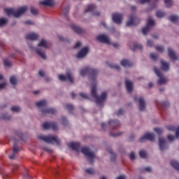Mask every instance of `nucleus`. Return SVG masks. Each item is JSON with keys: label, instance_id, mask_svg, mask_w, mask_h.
<instances>
[{"label": "nucleus", "instance_id": "obj_1", "mask_svg": "<svg viewBox=\"0 0 179 179\" xmlns=\"http://www.w3.org/2000/svg\"><path fill=\"white\" fill-rule=\"evenodd\" d=\"M80 75H81V76L89 75L92 85L91 96L93 99H95L97 106H103V103H104L107 99V92H102L101 96L97 95V82H96V78H97V75H99V71L90 67H86L80 70Z\"/></svg>", "mask_w": 179, "mask_h": 179}, {"label": "nucleus", "instance_id": "obj_2", "mask_svg": "<svg viewBox=\"0 0 179 179\" xmlns=\"http://www.w3.org/2000/svg\"><path fill=\"white\" fill-rule=\"evenodd\" d=\"M4 10L8 16L20 17L21 15H23V13H25V12L27 11V6L21 7L17 10L14 8H5Z\"/></svg>", "mask_w": 179, "mask_h": 179}, {"label": "nucleus", "instance_id": "obj_3", "mask_svg": "<svg viewBox=\"0 0 179 179\" xmlns=\"http://www.w3.org/2000/svg\"><path fill=\"white\" fill-rule=\"evenodd\" d=\"M38 139L43 141L45 143H56V145H60L61 140L58 138L56 136L49 135V136H38Z\"/></svg>", "mask_w": 179, "mask_h": 179}, {"label": "nucleus", "instance_id": "obj_4", "mask_svg": "<svg viewBox=\"0 0 179 179\" xmlns=\"http://www.w3.org/2000/svg\"><path fill=\"white\" fill-rule=\"evenodd\" d=\"M81 152L88 157V161L90 163V164H93L94 162V157H96V155H94V152H90V150L87 148V147H83L81 148Z\"/></svg>", "mask_w": 179, "mask_h": 179}, {"label": "nucleus", "instance_id": "obj_5", "mask_svg": "<svg viewBox=\"0 0 179 179\" xmlns=\"http://www.w3.org/2000/svg\"><path fill=\"white\" fill-rule=\"evenodd\" d=\"M154 71L155 72L157 76L159 78L157 81L158 85H164V83H167V78L163 77V73L160 72V70L157 69V67L154 68Z\"/></svg>", "mask_w": 179, "mask_h": 179}, {"label": "nucleus", "instance_id": "obj_6", "mask_svg": "<svg viewBox=\"0 0 179 179\" xmlns=\"http://www.w3.org/2000/svg\"><path fill=\"white\" fill-rule=\"evenodd\" d=\"M139 23H141V20L136 17L135 15H131L129 20L127 22V26H137V24H139Z\"/></svg>", "mask_w": 179, "mask_h": 179}, {"label": "nucleus", "instance_id": "obj_7", "mask_svg": "<svg viewBox=\"0 0 179 179\" xmlns=\"http://www.w3.org/2000/svg\"><path fill=\"white\" fill-rule=\"evenodd\" d=\"M152 26H155V21L152 20V17H150L148 20L147 25L142 29L143 34H148V32L150 30V27H152Z\"/></svg>", "mask_w": 179, "mask_h": 179}, {"label": "nucleus", "instance_id": "obj_8", "mask_svg": "<svg viewBox=\"0 0 179 179\" xmlns=\"http://www.w3.org/2000/svg\"><path fill=\"white\" fill-rule=\"evenodd\" d=\"M43 129H52V131H57L58 129V124L56 122H45L43 124Z\"/></svg>", "mask_w": 179, "mask_h": 179}, {"label": "nucleus", "instance_id": "obj_9", "mask_svg": "<svg viewBox=\"0 0 179 179\" xmlns=\"http://www.w3.org/2000/svg\"><path fill=\"white\" fill-rule=\"evenodd\" d=\"M134 101H138L140 111H145V108H146V102L143 97L138 99V96H134Z\"/></svg>", "mask_w": 179, "mask_h": 179}, {"label": "nucleus", "instance_id": "obj_10", "mask_svg": "<svg viewBox=\"0 0 179 179\" xmlns=\"http://www.w3.org/2000/svg\"><path fill=\"white\" fill-rule=\"evenodd\" d=\"M123 15L121 13H115L112 15V19L116 24H121L122 22Z\"/></svg>", "mask_w": 179, "mask_h": 179}, {"label": "nucleus", "instance_id": "obj_11", "mask_svg": "<svg viewBox=\"0 0 179 179\" xmlns=\"http://www.w3.org/2000/svg\"><path fill=\"white\" fill-rule=\"evenodd\" d=\"M150 141L151 142H153L155 141V134L153 133H148L145 134L144 136L140 138V142H144L145 141Z\"/></svg>", "mask_w": 179, "mask_h": 179}, {"label": "nucleus", "instance_id": "obj_12", "mask_svg": "<svg viewBox=\"0 0 179 179\" xmlns=\"http://www.w3.org/2000/svg\"><path fill=\"white\" fill-rule=\"evenodd\" d=\"M59 80H69L71 83H73V77H72V74L71 72H67L66 75H59Z\"/></svg>", "mask_w": 179, "mask_h": 179}, {"label": "nucleus", "instance_id": "obj_13", "mask_svg": "<svg viewBox=\"0 0 179 179\" xmlns=\"http://www.w3.org/2000/svg\"><path fill=\"white\" fill-rule=\"evenodd\" d=\"M148 2H150V0H140L139 3H141V5H143V3H146ZM164 3L166 6V8H171L173 6V0H164Z\"/></svg>", "mask_w": 179, "mask_h": 179}, {"label": "nucleus", "instance_id": "obj_14", "mask_svg": "<svg viewBox=\"0 0 179 179\" xmlns=\"http://www.w3.org/2000/svg\"><path fill=\"white\" fill-rule=\"evenodd\" d=\"M96 39L100 43H103L104 44H110V39L106 35H99Z\"/></svg>", "mask_w": 179, "mask_h": 179}, {"label": "nucleus", "instance_id": "obj_15", "mask_svg": "<svg viewBox=\"0 0 179 179\" xmlns=\"http://www.w3.org/2000/svg\"><path fill=\"white\" fill-rule=\"evenodd\" d=\"M69 148H71L73 150L76 152H79L80 149V143H70L68 145Z\"/></svg>", "mask_w": 179, "mask_h": 179}, {"label": "nucleus", "instance_id": "obj_16", "mask_svg": "<svg viewBox=\"0 0 179 179\" xmlns=\"http://www.w3.org/2000/svg\"><path fill=\"white\" fill-rule=\"evenodd\" d=\"M159 146L161 152H163L166 149V138L163 137L159 138Z\"/></svg>", "mask_w": 179, "mask_h": 179}, {"label": "nucleus", "instance_id": "obj_17", "mask_svg": "<svg viewBox=\"0 0 179 179\" xmlns=\"http://www.w3.org/2000/svg\"><path fill=\"white\" fill-rule=\"evenodd\" d=\"M126 89L129 93H131L134 90V84L129 80H125Z\"/></svg>", "mask_w": 179, "mask_h": 179}, {"label": "nucleus", "instance_id": "obj_18", "mask_svg": "<svg viewBox=\"0 0 179 179\" xmlns=\"http://www.w3.org/2000/svg\"><path fill=\"white\" fill-rule=\"evenodd\" d=\"M109 125L112 129H116V128H120V121L117 120H113L109 121Z\"/></svg>", "mask_w": 179, "mask_h": 179}, {"label": "nucleus", "instance_id": "obj_19", "mask_svg": "<svg viewBox=\"0 0 179 179\" xmlns=\"http://www.w3.org/2000/svg\"><path fill=\"white\" fill-rule=\"evenodd\" d=\"M87 52H89V49L87 48L81 49L77 55V58H83V57H86V54H87Z\"/></svg>", "mask_w": 179, "mask_h": 179}, {"label": "nucleus", "instance_id": "obj_20", "mask_svg": "<svg viewBox=\"0 0 179 179\" xmlns=\"http://www.w3.org/2000/svg\"><path fill=\"white\" fill-rule=\"evenodd\" d=\"M120 64L124 68H131L134 65V63L128 59H122Z\"/></svg>", "mask_w": 179, "mask_h": 179}, {"label": "nucleus", "instance_id": "obj_21", "mask_svg": "<svg viewBox=\"0 0 179 179\" xmlns=\"http://www.w3.org/2000/svg\"><path fill=\"white\" fill-rule=\"evenodd\" d=\"M42 114H55L57 113V110L55 108H49L46 109L41 110Z\"/></svg>", "mask_w": 179, "mask_h": 179}, {"label": "nucleus", "instance_id": "obj_22", "mask_svg": "<svg viewBox=\"0 0 179 179\" xmlns=\"http://www.w3.org/2000/svg\"><path fill=\"white\" fill-rule=\"evenodd\" d=\"M37 38H38V34H37L31 33V34H27L26 36L27 40L35 41V40H37Z\"/></svg>", "mask_w": 179, "mask_h": 179}, {"label": "nucleus", "instance_id": "obj_23", "mask_svg": "<svg viewBox=\"0 0 179 179\" xmlns=\"http://www.w3.org/2000/svg\"><path fill=\"white\" fill-rule=\"evenodd\" d=\"M71 28L77 34H83V33H85V30L75 24L71 25Z\"/></svg>", "mask_w": 179, "mask_h": 179}, {"label": "nucleus", "instance_id": "obj_24", "mask_svg": "<svg viewBox=\"0 0 179 179\" xmlns=\"http://www.w3.org/2000/svg\"><path fill=\"white\" fill-rule=\"evenodd\" d=\"M168 52L169 57L173 59V61L177 60V56L176 55V52H173L171 48H168Z\"/></svg>", "mask_w": 179, "mask_h": 179}, {"label": "nucleus", "instance_id": "obj_25", "mask_svg": "<svg viewBox=\"0 0 179 179\" xmlns=\"http://www.w3.org/2000/svg\"><path fill=\"white\" fill-rule=\"evenodd\" d=\"M41 5H44V6H54V1L52 0H45L40 2Z\"/></svg>", "mask_w": 179, "mask_h": 179}, {"label": "nucleus", "instance_id": "obj_26", "mask_svg": "<svg viewBox=\"0 0 179 179\" xmlns=\"http://www.w3.org/2000/svg\"><path fill=\"white\" fill-rule=\"evenodd\" d=\"M161 64H162L161 68H162V71L167 72V71H169L170 69V66L169 65V63L162 60L161 62Z\"/></svg>", "mask_w": 179, "mask_h": 179}, {"label": "nucleus", "instance_id": "obj_27", "mask_svg": "<svg viewBox=\"0 0 179 179\" xmlns=\"http://www.w3.org/2000/svg\"><path fill=\"white\" fill-rule=\"evenodd\" d=\"M170 164L171 166L175 169V170H177L178 171H179V162L176 161V160H171L170 162Z\"/></svg>", "mask_w": 179, "mask_h": 179}, {"label": "nucleus", "instance_id": "obj_28", "mask_svg": "<svg viewBox=\"0 0 179 179\" xmlns=\"http://www.w3.org/2000/svg\"><path fill=\"white\" fill-rule=\"evenodd\" d=\"M130 48L132 49V51H136V50H143L142 45L134 43L133 47L130 46Z\"/></svg>", "mask_w": 179, "mask_h": 179}, {"label": "nucleus", "instance_id": "obj_29", "mask_svg": "<svg viewBox=\"0 0 179 179\" xmlns=\"http://www.w3.org/2000/svg\"><path fill=\"white\" fill-rule=\"evenodd\" d=\"M36 53L38 54V55H40V57H41V58H43V59H46L47 56L45 55V53L44 52V51L43 50L37 49Z\"/></svg>", "mask_w": 179, "mask_h": 179}, {"label": "nucleus", "instance_id": "obj_30", "mask_svg": "<svg viewBox=\"0 0 179 179\" xmlns=\"http://www.w3.org/2000/svg\"><path fill=\"white\" fill-rule=\"evenodd\" d=\"M107 152H108V153H110V155H111V156H112V157L110 158V160L112 162L115 160V157H117V155H115V153H114V152H113V149H111L110 148H108Z\"/></svg>", "mask_w": 179, "mask_h": 179}, {"label": "nucleus", "instance_id": "obj_31", "mask_svg": "<svg viewBox=\"0 0 179 179\" xmlns=\"http://www.w3.org/2000/svg\"><path fill=\"white\" fill-rule=\"evenodd\" d=\"M38 47H43L44 48H48V43L47 41L42 39L38 43Z\"/></svg>", "mask_w": 179, "mask_h": 179}, {"label": "nucleus", "instance_id": "obj_32", "mask_svg": "<svg viewBox=\"0 0 179 179\" xmlns=\"http://www.w3.org/2000/svg\"><path fill=\"white\" fill-rule=\"evenodd\" d=\"M106 64L113 69H117V71H120V69H121V67L118 64H110L108 62H107Z\"/></svg>", "mask_w": 179, "mask_h": 179}, {"label": "nucleus", "instance_id": "obj_33", "mask_svg": "<svg viewBox=\"0 0 179 179\" xmlns=\"http://www.w3.org/2000/svg\"><path fill=\"white\" fill-rule=\"evenodd\" d=\"M94 9H96V6L91 4L87 6V9H85V13H87V12H93V10H94Z\"/></svg>", "mask_w": 179, "mask_h": 179}, {"label": "nucleus", "instance_id": "obj_34", "mask_svg": "<svg viewBox=\"0 0 179 179\" xmlns=\"http://www.w3.org/2000/svg\"><path fill=\"white\" fill-rule=\"evenodd\" d=\"M36 106L37 107H45V106H47V101L42 100V101H40L38 102H36Z\"/></svg>", "mask_w": 179, "mask_h": 179}, {"label": "nucleus", "instance_id": "obj_35", "mask_svg": "<svg viewBox=\"0 0 179 179\" xmlns=\"http://www.w3.org/2000/svg\"><path fill=\"white\" fill-rule=\"evenodd\" d=\"M17 143V141L14 139V145H13V152L14 153H17V152H20V148L16 145Z\"/></svg>", "mask_w": 179, "mask_h": 179}, {"label": "nucleus", "instance_id": "obj_36", "mask_svg": "<svg viewBox=\"0 0 179 179\" xmlns=\"http://www.w3.org/2000/svg\"><path fill=\"white\" fill-rule=\"evenodd\" d=\"M70 6H66L64 8H62V12L64 16H66L69 13Z\"/></svg>", "mask_w": 179, "mask_h": 179}, {"label": "nucleus", "instance_id": "obj_37", "mask_svg": "<svg viewBox=\"0 0 179 179\" xmlns=\"http://www.w3.org/2000/svg\"><path fill=\"white\" fill-rule=\"evenodd\" d=\"M169 20L172 22V23H177V20H178V16L177 15H171L169 17Z\"/></svg>", "mask_w": 179, "mask_h": 179}, {"label": "nucleus", "instance_id": "obj_38", "mask_svg": "<svg viewBox=\"0 0 179 179\" xmlns=\"http://www.w3.org/2000/svg\"><path fill=\"white\" fill-rule=\"evenodd\" d=\"M10 83L14 85H16V83H17V79L15 76H13L10 78Z\"/></svg>", "mask_w": 179, "mask_h": 179}, {"label": "nucleus", "instance_id": "obj_39", "mask_svg": "<svg viewBox=\"0 0 179 179\" xmlns=\"http://www.w3.org/2000/svg\"><path fill=\"white\" fill-rule=\"evenodd\" d=\"M139 155L141 157V159H146L148 156V152H146L145 150H141L139 152Z\"/></svg>", "mask_w": 179, "mask_h": 179}, {"label": "nucleus", "instance_id": "obj_40", "mask_svg": "<svg viewBox=\"0 0 179 179\" xmlns=\"http://www.w3.org/2000/svg\"><path fill=\"white\" fill-rule=\"evenodd\" d=\"M6 23H8V19L6 18L0 19V27H2V26H4V24H6Z\"/></svg>", "mask_w": 179, "mask_h": 179}, {"label": "nucleus", "instance_id": "obj_41", "mask_svg": "<svg viewBox=\"0 0 179 179\" xmlns=\"http://www.w3.org/2000/svg\"><path fill=\"white\" fill-rule=\"evenodd\" d=\"M165 15H166V13L160 10L157 11L156 13L157 17H164Z\"/></svg>", "mask_w": 179, "mask_h": 179}, {"label": "nucleus", "instance_id": "obj_42", "mask_svg": "<svg viewBox=\"0 0 179 179\" xmlns=\"http://www.w3.org/2000/svg\"><path fill=\"white\" fill-rule=\"evenodd\" d=\"M0 118H1V120H10L12 116L8 115V114H3L0 116Z\"/></svg>", "mask_w": 179, "mask_h": 179}, {"label": "nucleus", "instance_id": "obj_43", "mask_svg": "<svg viewBox=\"0 0 179 179\" xmlns=\"http://www.w3.org/2000/svg\"><path fill=\"white\" fill-rule=\"evenodd\" d=\"M3 62H4L5 66H8V68L12 66V62H10V61H9V59H4Z\"/></svg>", "mask_w": 179, "mask_h": 179}, {"label": "nucleus", "instance_id": "obj_44", "mask_svg": "<svg viewBox=\"0 0 179 179\" xmlns=\"http://www.w3.org/2000/svg\"><path fill=\"white\" fill-rule=\"evenodd\" d=\"M11 111H13V113H19V111H20V107H19V106H13L11 108Z\"/></svg>", "mask_w": 179, "mask_h": 179}, {"label": "nucleus", "instance_id": "obj_45", "mask_svg": "<svg viewBox=\"0 0 179 179\" xmlns=\"http://www.w3.org/2000/svg\"><path fill=\"white\" fill-rule=\"evenodd\" d=\"M86 173L88 174H94L96 173V171H94L93 169L90 168L85 170Z\"/></svg>", "mask_w": 179, "mask_h": 179}, {"label": "nucleus", "instance_id": "obj_46", "mask_svg": "<svg viewBox=\"0 0 179 179\" xmlns=\"http://www.w3.org/2000/svg\"><path fill=\"white\" fill-rule=\"evenodd\" d=\"M61 123L62 124V125H66L68 124V120L66 117H62Z\"/></svg>", "mask_w": 179, "mask_h": 179}, {"label": "nucleus", "instance_id": "obj_47", "mask_svg": "<svg viewBox=\"0 0 179 179\" xmlns=\"http://www.w3.org/2000/svg\"><path fill=\"white\" fill-rule=\"evenodd\" d=\"M66 108L69 110V111L71 113V111H73V106L71 104H67L66 105Z\"/></svg>", "mask_w": 179, "mask_h": 179}, {"label": "nucleus", "instance_id": "obj_48", "mask_svg": "<svg viewBox=\"0 0 179 179\" xmlns=\"http://www.w3.org/2000/svg\"><path fill=\"white\" fill-rule=\"evenodd\" d=\"M150 57L153 61H156L157 59V55H156L155 53H151L150 55Z\"/></svg>", "mask_w": 179, "mask_h": 179}, {"label": "nucleus", "instance_id": "obj_49", "mask_svg": "<svg viewBox=\"0 0 179 179\" xmlns=\"http://www.w3.org/2000/svg\"><path fill=\"white\" fill-rule=\"evenodd\" d=\"M170 106V103H169V101L162 102L161 103V106L162 108H166V107H169Z\"/></svg>", "mask_w": 179, "mask_h": 179}, {"label": "nucleus", "instance_id": "obj_50", "mask_svg": "<svg viewBox=\"0 0 179 179\" xmlns=\"http://www.w3.org/2000/svg\"><path fill=\"white\" fill-rule=\"evenodd\" d=\"M154 131L157 132V134H158L159 135H162V134H163V130L160 128H155L154 129Z\"/></svg>", "mask_w": 179, "mask_h": 179}, {"label": "nucleus", "instance_id": "obj_51", "mask_svg": "<svg viewBox=\"0 0 179 179\" xmlns=\"http://www.w3.org/2000/svg\"><path fill=\"white\" fill-rule=\"evenodd\" d=\"M31 13H32V15H37L38 13V10H37V8L32 7L31 8Z\"/></svg>", "mask_w": 179, "mask_h": 179}, {"label": "nucleus", "instance_id": "obj_52", "mask_svg": "<svg viewBox=\"0 0 179 179\" xmlns=\"http://www.w3.org/2000/svg\"><path fill=\"white\" fill-rule=\"evenodd\" d=\"M166 129H168V131H172L173 132L174 131H176V127H174L173 125H169L166 127Z\"/></svg>", "mask_w": 179, "mask_h": 179}, {"label": "nucleus", "instance_id": "obj_53", "mask_svg": "<svg viewBox=\"0 0 179 179\" xmlns=\"http://www.w3.org/2000/svg\"><path fill=\"white\" fill-rule=\"evenodd\" d=\"M169 141H170V142H173L174 141H176V136H173V135H169L167 136Z\"/></svg>", "mask_w": 179, "mask_h": 179}, {"label": "nucleus", "instance_id": "obj_54", "mask_svg": "<svg viewBox=\"0 0 179 179\" xmlns=\"http://www.w3.org/2000/svg\"><path fill=\"white\" fill-rule=\"evenodd\" d=\"M157 51H159V52H163L164 51V48L163 46H156Z\"/></svg>", "mask_w": 179, "mask_h": 179}, {"label": "nucleus", "instance_id": "obj_55", "mask_svg": "<svg viewBox=\"0 0 179 179\" xmlns=\"http://www.w3.org/2000/svg\"><path fill=\"white\" fill-rule=\"evenodd\" d=\"M122 114H124V109H119L118 112L116 113V115H117V117H120V115H122Z\"/></svg>", "mask_w": 179, "mask_h": 179}, {"label": "nucleus", "instance_id": "obj_56", "mask_svg": "<svg viewBox=\"0 0 179 179\" xmlns=\"http://www.w3.org/2000/svg\"><path fill=\"white\" fill-rule=\"evenodd\" d=\"M122 134V132H119V133H117V134H113V133H110V136H113V138H115V137H117V136H121V134Z\"/></svg>", "mask_w": 179, "mask_h": 179}, {"label": "nucleus", "instance_id": "obj_57", "mask_svg": "<svg viewBox=\"0 0 179 179\" xmlns=\"http://www.w3.org/2000/svg\"><path fill=\"white\" fill-rule=\"evenodd\" d=\"M59 39L60 40V41H64V42H66V43H69V40L64 38V37L59 36Z\"/></svg>", "mask_w": 179, "mask_h": 179}, {"label": "nucleus", "instance_id": "obj_58", "mask_svg": "<svg viewBox=\"0 0 179 179\" xmlns=\"http://www.w3.org/2000/svg\"><path fill=\"white\" fill-rule=\"evenodd\" d=\"M80 96L83 97V99H89V96H87V94L83 92L80 93Z\"/></svg>", "mask_w": 179, "mask_h": 179}, {"label": "nucleus", "instance_id": "obj_59", "mask_svg": "<svg viewBox=\"0 0 179 179\" xmlns=\"http://www.w3.org/2000/svg\"><path fill=\"white\" fill-rule=\"evenodd\" d=\"M129 157L131 160H135V152H131L129 155Z\"/></svg>", "mask_w": 179, "mask_h": 179}, {"label": "nucleus", "instance_id": "obj_60", "mask_svg": "<svg viewBox=\"0 0 179 179\" xmlns=\"http://www.w3.org/2000/svg\"><path fill=\"white\" fill-rule=\"evenodd\" d=\"M148 44L150 47L153 46V41L152 40H148Z\"/></svg>", "mask_w": 179, "mask_h": 179}, {"label": "nucleus", "instance_id": "obj_61", "mask_svg": "<svg viewBox=\"0 0 179 179\" xmlns=\"http://www.w3.org/2000/svg\"><path fill=\"white\" fill-rule=\"evenodd\" d=\"M25 24H33V21L29 20L24 22Z\"/></svg>", "mask_w": 179, "mask_h": 179}, {"label": "nucleus", "instance_id": "obj_62", "mask_svg": "<svg viewBox=\"0 0 179 179\" xmlns=\"http://www.w3.org/2000/svg\"><path fill=\"white\" fill-rule=\"evenodd\" d=\"M176 138H179V127L177 128L176 131Z\"/></svg>", "mask_w": 179, "mask_h": 179}, {"label": "nucleus", "instance_id": "obj_63", "mask_svg": "<svg viewBox=\"0 0 179 179\" xmlns=\"http://www.w3.org/2000/svg\"><path fill=\"white\" fill-rule=\"evenodd\" d=\"M38 73H39V76H41V78H43V76H44V75H45V73H44L43 71H41V70L39 71Z\"/></svg>", "mask_w": 179, "mask_h": 179}, {"label": "nucleus", "instance_id": "obj_64", "mask_svg": "<svg viewBox=\"0 0 179 179\" xmlns=\"http://www.w3.org/2000/svg\"><path fill=\"white\" fill-rule=\"evenodd\" d=\"M117 179H125V176L122 175L117 178Z\"/></svg>", "mask_w": 179, "mask_h": 179}]
</instances>
